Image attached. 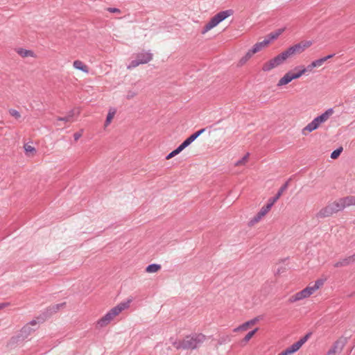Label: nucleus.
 Wrapping results in <instances>:
<instances>
[{"instance_id": "f257e3e1", "label": "nucleus", "mask_w": 355, "mask_h": 355, "mask_svg": "<svg viewBox=\"0 0 355 355\" xmlns=\"http://www.w3.org/2000/svg\"><path fill=\"white\" fill-rule=\"evenodd\" d=\"M132 301V299H128L126 302H121L111 309L103 317L97 321V325L99 327L107 325L115 316L119 315L122 311L128 309Z\"/></svg>"}, {"instance_id": "f03ea898", "label": "nucleus", "mask_w": 355, "mask_h": 355, "mask_svg": "<svg viewBox=\"0 0 355 355\" xmlns=\"http://www.w3.org/2000/svg\"><path fill=\"white\" fill-rule=\"evenodd\" d=\"M324 281L322 279L316 280L313 286H309L301 291L297 292L295 295L291 296L288 299L289 302L293 303L309 297L318 289H319L324 284Z\"/></svg>"}, {"instance_id": "7ed1b4c3", "label": "nucleus", "mask_w": 355, "mask_h": 355, "mask_svg": "<svg viewBox=\"0 0 355 355\" xmlns=\"http://www.w3.org/2000/svg\"><path fill=\"white\" fill-rule=\"evenodd\" d=\"M334 114V109L329 108L320 116L315 117L311 122L309 123L303 129L302 134L306 135L307 132H311L318 129L320 124L325 123Z\"/></svg>"}, {"instance_id": "20e7f679", "label": "nucleus", "mask_w": 355, "mask_h": 355, "mask_svg": "<svg viewBox=\"0 0 355 355\" xmlns=\"http://www.w3.org/2000/svg\"><path fill=\"white\" fill-rule=\"evenodd\" d=\"M234 14V11L231 9L220 11L215 15L204 26L202 33L205 34L213 28L216 27L219 23Z\"/></svg>"}, {"instance_id": "39448f33", "label": "nucleus", "mask_w": 355, "mask_h": 355, "mask_svg": "<svg viewBox=\"0 0 355 355\" xmlns=\"http://www.w3.org/2000/svg\"><path fill=\"white\" fill-rule=\"evenodd\" d=\"M206 340V336L202 334H193L184 338V349H196L199 347Z\"/></svg>"}, {"instance_id": "423d86ee", "label": "nucleus", "mask_w": 355, "mask_h": 355, "mask_svg": "<svg viewBox=\"0 0 355 355\" xmlns=\"http://www.w3.org/2000/svg\"><path fill=\"white\" fill-rule=\"evenodd\" d=\"M153 58V55L150 52L143 51L138 53L136 56V59L132 60L128 69H131L137 67L139 64H146L149 62Z\"/></svg>"}, {"instance_id": "0eeeda50", "label": "nucleus", "mask_w": 355, "mask_h": 355, "mask_svg": "<svg viewBox=\"0 0 355 355\" xmlns=\"http://www.w3.org/2000/svg\"><path fill=\"white\" fill-rule=\"evenodd\" d=\"M311 44L312 42L311 41L297 43L287 49L285 51V52L288 56V58H290L295 54L302 53L306 48L309 47Z\"/></svg>"}, {"instance_id": "6e6552de", "label": "nucleus", "mask_w": 355, "mask_h": 355, "mask_svg": "<svg viewBox=\"0 0 355 355\" xmlns=\"http://www.w3.org/2000/svg\"><path fill=\"white\" fill-rule=\"evenodd\" d=\"M273 205L268 201V203L261 207L259 211L250 220V225H253L258 223L268 212L270 210Z\"/></svg>"}, {"instance_id": "1a4fd4ad", "label": "nucleus", "mask_w": 355, "mask_h": 355, "mask_svg": "<svg viewBox=\"0 0 355 355\" xmlns=\"http://www.w3.org/2000/svg\"><path fill=\"white\" fill-rule=\"evenodd\" d=\"M310 334H306L302 338H300L297 342L293 343L291 346H290L288 349L293 354L298 351L300 348L306 342L308 338H309Z\"/></svg>"}, {"instance_id": "9d476101", "label": "nucleus", "mask_w": 355, "mask_h": 355, "mask_svg": "<svg viewBox=\"0 0 355 355\" xmlns=\"http://www.w3.org/2000/svg\"><path fill=\"white\" fill-rule=\"evenodd\" d=\"M334 211L332 210V208L330 207L329 204L327 205L326 207L321 209L316 214L317 218H327L332 214H334Z\"/></svg>"}, {"instance_id": "9b49d317", "label": "nucleus", "mask_w": 355, "mask_h": 355, "mask_svg": "<svg viewBox=\"0 0 355 355\" xmlns=\"http://www.w3.org/2000/svg\"><path fill=\"white\" fill-rule=\"evenodd\" d=\"M288 181L286 182L279 189L276 195L270 198L268 201L273 205L282 196V193L288 189Z\"/></svg>"}, {"instance_id": "f8f14e48", "label": "nucleus", "mask_w": 355, "mask_h": 355, "mask_svg": "<svg viewBox=\"0 0 355 355\" xmlns=\"http://www.w3.org/2000/svg\"><path fill=\"white\" fill-rule=\"evenodd\" d=\"M343 345L340 341H336L332 347L329 349L326 355H336L337 353H339L343 349Z\"/></svg>"}, {"instance_id": "ddd939ff", "label": "nucleus", "mask_w": 355, "mask_h": 355, "mask_svg": "<svg viewBox=\"0 0 355 355\" xmlns=\"http://www.w3.org/2000/svg\"><path fill=\"white\" fill-rule=\"evenodd\" d=\"M329 205L332 208L334 214L345 209L341 198L329 203Z\"/></svg>"}, {"instance_id": "4468645a", "label": "nucleus", "mask_w": 355, "mask_h": 355, "mask_svg": "<svg viewBox=\"0 0 355 355\" xmlns=\"http://www.w3.org/2000/svg\"><path fill=\"white\" fill-rule=\"evenodd\" d=\"M293 80L291 71L287 72L277 83L278 87H282L291 82Z\"/></svg>"}, {"instance_id": "2eb2a0df", "label": "nucleus", "mask_w": 355, "mask_h": 355, "mask_svg": "<svg viewBox=\"0 0 355 355\" xmlns=\"http://www.w3.org/2000/svg\"><path fill=\"white\" fill-rule=\"evenodd\" d=\"M355 261V254L352 255V256H349L345 259H343V260L341 261H339L338 262H336L335 264H334V266L338 268V267H341V266H347L348 264H349L350 263L352 262H354Z\"/></svg>"}, {"instance_id": "dca6fc26", "label": "nucleus", "mask_w": 355, "mask_h": 355, "mask_svg": "<svg viewBox=\"0 0 355 355\" xmlns=\"http://www.w3.org/2000/svg\"><path fill=\"white\" fill-rule=\"evenodd\" d=\"M268 44V40H263L261 42L256 43L251 49V51L252 53H256L260 51L264 47H266Z\"/></svg>"}, {"instance_id": "f3484780", "label": "nucleus", "mask_w": 355, "mask_h": 355, "mask_svg": "<svg viewBox=\"0 0 355 355\" xmlns=\"http://www.w3.org/2000/svg\"><path fill=\"white\" fill-rule=\"evenodd\" d=\"M78 114V112H76L75 110H71L68 112L67 116H65L64 117H58L57 119V120L60 121H64V122H71L73 121V117L76 114Z\"/></svg>"}, {"instance_id": "a211bd4d", "label": "nucleus", "mask_w": 355, "mask_h": 355, "mask_svg": "<svg viewBox=\"0 0 355 355\" xmlns=\"http://www.w3.org/2000/svg\"><path fill=\"white\" fill-rule=\"evenodd\" d=\"M73 66L75 69L82 71L85 73H88V67L80 60H75L73 63Z\"/></svg>"}, {"instance_id": "6ab92c4d", "label": "nucleus", "mask_w": 355, "mask_h": 355, "mask_svg": "<svg viewBox=\"0 0 355 355\" xmlns=\"http://www.w3.org/2000/svg\"><path fill=\"white\" fill-rule=\"evenodd\" d=\"M344 208L352 205H355V196H349L345 198H341Z\"/></svg>"}, {"instance_id": "aec40b11", "label": "nucleus", "mask_w": 355, "mask_h": 355, "mask_svg": "<svg viewBox=\"0 0 355 355\" xmlns=\"http://www.w3.org/2000/svg\"><path fill=\"white\" fill-rule=\"evenodd\" d=\"M34 331L35 329L30 327V324H26L20 331V336L23 338H27Z\"/></svg>"}, {"instance_id": "412c9836", "label": "nucleus", "mask_w": 355, "mask_h": 355, "mask_svg": "<svg viewBox=\"0 0 355 355\" xmlns=\"http://www.w3.org/2000/svg\"><path fill=\"white\" fill-rule=\"evenodd\" d=\"M287 58H288V56L286 53L285 51L277 55L273 58L274 62H276L277 65L282 64Z\"/></svg>"}, {"instance_id": "4be33fe9", "label": "nucleus", "mask_w": 355, "mask_h": 355, "mask_svg": "<svg viewBox=\"0 0 355 355\" xmlns=\"http://www.w3.org/2000/svg\"><path fill=\"white\" fill-rule=\"evenodd\" d=\"M116 112V108H114V107H110V109L108 110L107 115V118H106V120H105V127H107V125H110V123H111L112 119L114 118Z\"/></svg>"}, {"instance_id": "5701e85b", "label": "nucleus", "mask_w": 355, "mask_h": 355, "mask_svg": "<svg viewBox=\"0 0 355 355\" xmlns=\"http://www.w3.org/2000/svg\"><path fill=\"white\" fill-rule=\"evenodd\" d=\"M17 52L22 58L35 57L34 52L31 50H26L22 48H19L17 50Z\"/></svg>"}, {"instance_id": "b1692460", "label": "nucleus", "mask_w": 355, "mask_h": 355, "mask_svg": "<svg viewBox=\"0 0 355 355\" xmlns=\"http://www.w3.org/2000/svg\"><path fill=\"white\" fill-rule=\"evenodd\" d=\"M278 67L276 62H274L273 58L269 60L268 62L263 64L262 69L264 71H269L271 69Z\"/></svg>"}, {"instance_id": "393cba45", "label": "nucleus", "mask_w": 355, "mask_h": 355, "mask_svg": "<svg viewBox=\"0 0 355 355\" xmlns=\"http://www.w3.org/2000/svg\"><path fill=\"white\" fill-rule=\"evenodd\" d=\"M205 131V128L200 129V130L194 132L191 136H189L186 140L188 141V143L189 144H191L193 141H194Z\"/></svg>"}, {"instance_id": "a878e982", "label": "nucleus", "mask_w": 355, "mask_h": 355, "mask_svg": "<svg viewBox=\"0 0 355 355\" xmlns=\"http://www.w3.org/2000/svg\"><path fill=\"white\" fill-rule=\"evenodd\" d=\"M161 268V266L157 263H151L147 266L146 271L149 273L157 272Z\"/></svg>"}, {"instance_id": "bb28decb", "label": "nucleus", "mask_w": 355, "mask_h": 355, "mask_svg": "<svg viewBox=\"0 0 355 355\" xmlns=\"http://www.w3.org/2000/svg\"><path fill=\"white\" fill-rule=\"evenodd\" d=\"M254 53L250 49L246 54L242 57L239 61L241 65L244 64Z\"/></svg>"}, {"instance_id": "cd10ccee", "label": "nucleus", "mask_w": 355, "mask_h": 355, "mask_svg": "<svg viewBox=\"0 0 355 355\" xmlns=\"http://www.w3.org/2000/svg\"><path fill=\"white\" fill-rule=\"evenodd\" d=\"M300 69L299 67L295 68L294 71H297V72L291 71V75H292L293 80L299 78L303 74H304V70H302V69Z\"/></svg>"}, {"instance_id": "c85d7f7f", "label": "nucleus", "mask_w": 355, "mask_h": 355, "mask_svg": "<svg viewBox=\"0 0 355 355\" xmlns=\"http://www.w3.org/2000/svg\"><path fill=\"white\" fill-rule=\"evenodd\" d=\"M281 33L282 31L280 30H279L278 32L271 33L267 37L264 39V40H268L269 44L271 42V41L276 40L279 36Z\"/></svg>"}, {"instance_id": "c756f323", "label": "nucleus", "mask_w": 355, "mask_h": 355, "mask_svg": "<svg viewBox=\"0 0 355 355\" xmlns=\"http://www.w3.org/2000/svg\"><path fill=\"white\" fill-rule=\"evenodd\" d=\"M172 345L177 349H184V339L180 340H175L172 342Z\"/></svg>"}, {"instance_id": "7c9ffc66", "label": "nucleus", "mask_w": 355, "mask_h": 355, "mask_svg": "<svg viewBox=\"0 0 355 355\" xmlns=\"http://www.w3.org/2000/svg\"><path fill=\"white\" fill-rule=\"evenodd\" d=\"M65 305V303L63 302V303H60V304H54V305H52L51 306H49V311L51 312V313H55L57 312L60 309L64 307Z\"/></svg>"}, {"instance_id": "2f4dec72", "label": "nucleus", "mask_w": 355, "mask_h": 355, "mask_svg": "<svg viewBox=\"0 0 355 355\" xmlns=\"http://www.w3.org/2000/svg\"><path fill=\"white\" fill-rule=\"evenodd\" d=\"M259 321V318H254L250 320H248L245 322H244L243 324H242L243 325V327L244 328L245 331L247 330V329L251 326V325H253L254 324H256L257 322Z\"/></svg>"}, {"instance_id": "473e14b6", "label": "nucleus", "mask_w": 355, "mask_h": 355, "mask_svg": "<svg viewBox=\"0 0 355 355\" xmlns=\"http://www.w3.org/2000/svg\"><path fill=\"white\" fill-rule=\"evenodd\" d=\"M257 331L258 328H256L254 330L248 332L244 337L243 342H244L245 343H248Z\"/></svg>"}, {"instance_id": "72a5a7b5", "label": "nucleus", "mask_w": 355, "mask_h": 355, "mask_svg": "<svg viewBox=\"0 0 355 355\" xmlns=\"http://www.w3.org/2000/svg\"><path fill=\"white\" fill-rule=\"evenodd\" d=\"M342 151H343V148L342 147H340V148L336 149L335 150H334L331 153V159H336L340 155Z\"/></svg>"}, {"instance_id": "f704fd0d", "label": "nucleus", "mask_w": 355, "mask_h": 355, "mask_svg": "<svg viewBox=\"0 0 355 355\" xmlns=\"http://www.w3.org/2000/svg\"><path fill=\"white\" fill-rule=\"evenodd\" d=\"M8 112L12 116L15 117L16 119H19L21 117L20 113L15 109H10L8 110Z\"/></svg>"}, {"instance_id": "c9c22d12", "label": "nucleus", "mask_w": 355, "mask_h": 355, "mask_svg": "<svg viewBox=\"0 0 355 355\" xmlns=\"http://www.w3.org/2000/svg\"><path fill=\"white\" fill-rule=\"evenodd\" d=\"M190 144L188 143V141L185 139L178 148V150L180 153L182 152L184 148H186L187 146H189Z\"/></svg>"}, {"instance_id": "e433bc0d", "label": "nucleus", "mask_w": 355, "mask_h": 355, "mask_svg": "<svg viewBox=\"0 0 355 355\" xmlns=\"http://www.w3.org/2000/svg\"><path fill=\"white\" fill-rule=\"evenodd\" d=\"M312 62H313V65L315 66V67H319L324 64V61L323 58H322L315 60L313 61Z\"/></svg>"}, {"instance_id": "4c0bfd02", "label": "nucleus", "mask_w": 355, "mask_h": 355, "mask_svg": "<svg viewBox=\"0 0 355 355\" xmlns=\"http://www.w3.org/2000/svg\"><path fill=\"white\" fill-rule=\"evenodd\" d=\"M248 156H249V154L248 153L243 157H242L241 159L238 160L235 164L236 166H240L241 164H243L247 161Z\"/></svg>"}, {"instance_id": "58836bf2", "label": "nucleus", "mask_w": 355, "mask_h": 355, "mask_svg": "<svg viewBox=\"0 0 355 355\" xmlns=\"http://www.w3.org/2000/svg\"><path fill=\"white\" fill-rule=\"evenodd\" d=\"M180 152L178 150V149L173 150L172 152H171L169 154H168L166 157V159H170L172 157H175V155H178Z\"/></svg>"}, {"instance_id": "ea45409f", "label": "nucleus", "mask_w": 355, "mask_h": 355, "mask_svg": "<svg viewBox=\"0 0 355 355\" xmlns=\"http://www.w3.org/2000/svg\"><path fill=\"white\" fill-rule=\"evenodd\" d=\"M24 150L26 153H32L35 151V148L28 144L24 145Z\"/></svg>"}, {"instance_id": "a19ab883", "label": "nucleus", "mask_w": 355, "mask_h": 355, "mask_svg": "<svg viewBox=\"0 0 355 355\" xmlns=\"http://www.w3.org/2000/svg\"><path fill=\"white\" fill-rule=\"evenodd\" d=\"M313 68H315V66L313 65V62H311L306 67L302 68V69L304 70V73H305L306 72H311V71H312Z\"/></svg>"}, {"instance_id": "79ce46f5", "label": "nucleus", "mask_w": 355, "mask_h": 355, "mask_svg": "<svg viewBox=\"0 0 355 355\" xmlns=\"http://www.w3.org/2000/svg\"><path fill=\"white\" fill-rule=\"evenodd\" d=\"M107 10L112 13H121V10L119 8H107Z\"/></svg>"}, {"instance_id": "37998d69", "label": "nucleus", "mask_w": 355, "mask_h": 355, "mask_svg": "<svg viewBox=\"0 0 355 355\" xmlns=\"http://www.w3.org/2000/svg\"><path fill=\"white\" fill-rule=\"evenodd\" d=\"M137 95V93L133 92V91H129L127 94V98L128 99H131L132 98H134L135 96Z\"/></svg>"}, {"instance_id": "c03bdc74", "label": "nucleus", "mask_w": 355, "mask_h": 355, "mask_svg": "<svg viewBox=\"0 0 355 355\" xmlns=\"http://www.w3.org/2000/svg\"><path fill=\"white\" fill-rule=\"evenodd\" d=\"M10 305V302H3L0 303V309L9 306Z\"/></svg>"}, {"instance_id": "a18cd8bd", "label": "nucleus", "mask_w": 355, "mask_h": 355, "mask_svg": "<svg viewBox=\"0 0 355 355\" xmlns=\"http://www.w3.org/2000/svg\"><path fill=\"white\" fill-rule=\"evenodd\" d=\"M234 332L240 331H245L244 328L243 327V325H240L233 330Z\"/></svg>"}, {"instance_id": "49530a36", "label": "nucleus", "mask_w": 355, "mask_h": 355, "mask_svg": "<svg viewBox=\"0 0 355 355\" xmlns=\"http://www.w3.org/2000/svg\"><path fill=\"white\" fill-rule=\"evenodd\" d=\"M81 135H81V133H80V132H76V133L73 135L74 140H75V141L78 140V139L80 138Z\"/></svg>"}, {"instance_id": "de8ad7c7", "label": "nucleus", "mask_w": 355, "mask_h": 355, "mask_svg": "<svg viewBox=\"0 0 355 355\" xmlns=\"http://www.w3.org/2000/svg\"><path fill=\"white\" fill-rule=\"evenodd\" d=\"M284 355H291L293 353L288 349V348L286 349L284 351L282 352Z\"/></svg>"}, {"instance_id": "09e8293b", "label": "nucleus", "mask_w": 355, "mask_h": 355, "mask_svg": "<svg viewBox=\"0 0 355 355\" xmlns=\"http://www.w3.org/2000/svg\"><path fill=\"white\" fill-rule=\"evenodd\" d=\"M335 54H329L325 57H323L324 61H327V60L332 58L334 56Z\"/></svg>"}, {"instance_id": "8fccbe9b", "label": "nucleus", "mask_w": 355, "mask_h": 355, "mask_svg": "<svg viewBox=\"0 0 355 355\" xmlns=\"http://www.w3.org/2000/svg\"><path fill=\"white\" fill-rule=\"evenodd\" d=\"M28 324H30V327L36 326L37 324V322L36 320H33L31 321Z\"/></svg>"}, {"instance_id": "3c124183", "label": "nucleus", "mask_w": 355, "mask_h": 355, "mask_svg": "<svg viewBox=\"0 0 355 355\" xmlns=\"http://www.w3.org/2000/svg\"><path fill=\"white\" fill-rule=\"evenodd\" d=\"M278 355H284L282 352L280 354H279Z\"/></svg>"}]
</instances>
